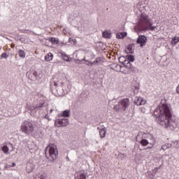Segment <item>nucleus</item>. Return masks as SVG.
I'll return each mask as SVG.
<instances>
[{"mask_svg":"<svg viewBox=\"0 0 179 179\" xmlns=\"http://www.w3.org/2000/svg\"><path fill=\"white\" fill-rule=\"evenodd\" d=\"M154 115L158 117L159 123L161 126L171 131L177 128L176 119L173 117L169 107L164 104L157 108L154 111Z\"/></svg>","mask_w":179,"mask_h":179,"instance_id":"1","label":"nucleus"},{"mask_svg":"<svg viewBox=\"0 0 179 179\" xmlns=\"http://www.w3.org/2000/svg\"><path fill=\"white\" fill-rule=\"evenodd\" d=\"M157 27H153V23L151 19L149 18V15L143 13L139 16L137 25L135 27V31L138 34H140L141 31H146L148 30L153 31Z\"/></svg>","mask_w":179,"mask_h":179,"instance_id":"2","label":"nucleus"},{"mask_svg":"<svg viewBox=\"0 0 179 179\" xmlns=\"http://www.w3.org/2000/svg\"><path fill=\"white\" fill-rule=\"evenodd\" d=\"M58 155L59 151L57 145L55 144H49L45 150L47 159H49V162H55L58 158Z\"/></svg>","mask_w":179,"mask_h":179,"instance_id":"3","label":"nucleus"},{"mask_svg":"<svg viewBox=\"0 0 179 179\" xmlns=\"http://www.w3.org/2000/svg\"><path fill=\"white\" fill-rule=\"evenodd\" d=\"M20 129L22 132L24 133L25 134L30 135L34 132V125L32 122L25 120L21 125Z\"/></svg>","mask_w":179,"mask_h":179,"instance_id":"4","label":"nucleus"},{"mask_svg":"<svg viewBox=\"0 0 179 179\" xmlns=\"http://www.w3.org/2000/svg\"><path fill=\"white\" fill-rule=\"evenodd\" d=\"M118 105H115L114 106V108L116 110H120V109H122L124 111H125L127 108L129 106V99L128 98L123 99L122 101L119 102Z\"/></svg>","mask_w":179,"mask_h":179,"instance_id":"5","label":"nucleus"},{"mask_svg":"<svg viewBox=\"0 0 179 179\" xmlns=\"http://www.w3.org/2000/svg\"><path fill=\"white\" fill-rule=\"evenodd\" d=\"M55 125L57 127H67L69 125V121L66 118L57 119L55 122Z\"/></svg>","mask_w":179,"mask_h":179,"instance_id":"6","label":"nucleus"},{"mask_svg":"<svg viewBox=\"0 0 179 179\" xmlns=\"http://www.w3.org/2000/svg\"><path fill=\"white\" fill-rule=\"evenodd\" d=\"M148 41L147 37L144 35H139L136 43L140 44L141 47H143L144 45H145L146 43Z\"/></svg>","mask_w":179,"mask_h":179,"instance_id":"7","label":"nucleus"},{"mask_svg":"<svg viewBox=\"0 0 179 179\" xmlns=\"http://www.w3.org/2000/svg\"><path fill=\"white\" fill-rule=\"evenodd\" d=\"M87 175L85 174L84 170L77 171L75 174V179H86Z\"/></svg>","mask_w":179,"mask_h":179,"instance_id":"8","label":"nucleus"},{"mask_svg":"<svg viewBox=\"0 0 179 179\" xmlns=\"http://www.w3.org/2000/svg\"><path fill=\"white\" fill-rule=\"evenodd\" d=\"M149 134H146L142 131H140L138 134V136H136V141L137 142H140L141 140H143L145 138H147L148 137H149Z\"/></svg>","mask_w":179,"mask_h":179,"instance_id":"9","label":"nucleus"},{"mask_svg":"<svg viewBox=\"0 0 179 179\" xmlns=\"http://www.w3.org/2000/svg\"><path fill=\"white\" fill-rule=\"evenodd\" d=\"M134 101L137 106L144 105L146 103V100L140 96H136Z\"/></svg>","mask_w":179,"mask_h":179,"instance_id":"10","label":"nucleus"},{"mask_svg":"<svg viewBox=\"0 0 179 179\" xmlns=\"http://www.w3.org/2000/svg\"><path fill=\"white\" fill-rule=\"evenodd\" d=\"M101 59L100 57H96V59L93 62H89L87 64L88 66H93L94 65H98L101 62Z\"/></svg>","mask_w":179,"mask_h":179,"instance_id":"11","label":"nucleus"},{"mask_svg":"<svg viewBox=\"0 0 179 179\" xmlns=\"http://www.w3.org/2000/svg\"><path fill=\"white\" fill-rule=\"evenodd\" d=\"M38 76V72L37 71H33L29 74V78L31 80H35L37 79Z\"/></svg>","mask_w":179,"mask_h":179,"instance_id":"12","label":"nucleus"},{"mask_svg":"<svg viewBox=\"0 0 179 179\" xmlns=\"http://www.w3.org/2000/svg\"><path fill=\"white\" fill-rule=\"evenodd\" d=\"M59 55H60V57H62V60H64V62H70V57L68 55H66L65 53H62V52H60Z\"/></svg>","mask_w":179,"mask_h":179,"instance_id":"13","label":"nucleus"},{"mask_svg":"<svg viewBox=\"0 0 179 179\" xmlns=\"http://www.w3.org/2000/svg\"><path fill=\"white\" fill-rule=\"evenodd\" d=\"M43 106V103H39V105H36V106H31V107H29L28 110L33 111V110H35L36 108H41Z\"/></svg>","mask_w":179,"mask_h":179,"instance_id":"14","label":"nucleus"},{"mask_svg":"<svg viewBox=\"0 0 179 179\" xmlns=\"http://www.w3.org/2000/svg\"><path fill=\"white\" fill-rule=\"evenodd\" d=\"M1 150L6 155H9V148L8 145H3V147H1Z\"/></svg>","mask_w":179,"mask_h":179,"instance_id":"15","label":"nucleus"},{"mask_svg":"<svg viewBox=\"0 0 179 179\" xmlns=\"http://www.w3.org/2000/svg\"><path fill=\"white\" fill-rule=\"evenodd\" d=\"M125 52L127 54H132L134 53V49H133V46L129 45L127 46Z\"/></svg>","mask_w":179,"mask_h":179,"instance_id":"16","label":"nucleus"},{"mask_svg":"<svg viewBox=\"0 0 179 179\" xmlns=\"http://www.w3.org/2000/svg\"><path fill=\"white\" fill-rule=\"evenodd\" d=\"M53 59V55L49 52L46 56H45V60L46 62H50Z\"/></svg>","mask_w":179,"mask_h":179,"instance_id":"17","label":"nucleus"},{"mask_svg":"<svg viewBox=\"0 0 179 179\" xmlns=\"http://www.w3.org/2000/svg\"><path fill=\"white\" fill-rule=\"evenodd\" d=\"M18 55H19V57L22 59H24L26 57V52L22 50H20L19 52H18Z\"/></svg>","mask_w":179,"mask_h":179,"instance_id":"18","label":"nucleus"},{"mask_svg":"<svg viewBox=\"0 0 179 179\" xmlns=\"http://www.w3.org/2000/svg\"><path fill=\"white\" fill-rule=\"evenodd\" d=\"M106 131L105 129H101L99 130V135H100V138H103L106 136Z\"/></svg>","mask_w":179,"mask_h":179,"instance_id":"19","label":"nucleus"},{"mask_svg":"<svg viewBox=\"0 0 179 179\" xmlns=\"http://www.w3.org/2000/svg\"><path fill=\"white\" fill-rule=\"evenodd\" d=\"M143 146H147L149 145V141H148L145 138L142 139L141 141H138Z\"/></svg>","mask_w":179,"mask_h":179,"instance_id":"20","label":"nucleus"},{"mask_svg":"<svg viewBox=\"0 0 179 179\" xmlns=\"http://www.w3.org/2000/svg\"><path fill=\"white\" fill-rule=\"evenodd\" d=\"M178 42H179V37L178 36H175V37L172 38V41H171L172 45H176Z\"/></svg>","mask_w":179,"mask_h":179,"instance_id":"21","label":"nucleus"},{"mask_svg":"<svg viewBox=\"0 0 179 179\" xmlns=\"http://www.w3.org/2000/svg\"><path fill=\"white\" fill-rule=\"evenodd\" d=\"M70 111L69 110H64L62 113V117H69Z\"/></svg>","mask_w":179,"mask_h":179,"instance_id":"22","label":"nucleus"},{"mask_svg":"<svg viewBox=\"0 0 179 179\" xmlns=\"http://www.w3.org/2000/svg\"><path fill=\"white\" fill-rule=\"evenodd\" d=\"M103 36L106 38H110V34L108 31H104L103 34H102Z\"/></svg>","mask_w":179,"mask_h":179,"instance_id":"23","label":"nucleus"},{"mask_svg":"<svg viewBox=\"0 0 179 179\" xmlns=\"http://www.w3.org/2000/svg\"><path fill=\"white\" fill-rule=\"evenodd\" d=\"M50 42L52 43H58L59 39L56 38H50Z\"/></svg>","mask_w":179,"mask_h":179,"instance_id":"24","label":"nucleus"},{"mask_svg":"<svg viewBox=\"0 0 179 179\" xmlns=\"http://www.w3.org/2000/svg\"><path fill=\"white\" fill-rule=\"evenodd\" d=\"M31 166V164H28L27 166V171L29 173L33 172L34 171V168H31L30 169H29V167Z\"/></svg>","mask_w":179,"mask_h":179,"instance_id":"25","label":"nucleus"},{"mask_svg":"<svg viewBox=\"0 0 179 179\" xmlns=\"http://www.w3.org/2000/svg\"><path fill=\"white\" fill-rule=\"evenodd\" d=\"M8 57V55L7 53L4 52L1 55V59H7Z\"/></svg>","mask_w":179,"mask_h":179,"instance_id":"26","label":"nucleus"},{"mask_svg":"<svg viewBox=\"0 0 179 179\" xmlns=\"http://www.w3.org/2000/svg\"><path fill=\"white\" fill-rule=\"evenodd\" d=\"M128 60L131 62H134L135 59L134 56H128Z\"/></svg>","mask_w":179,"mask_h":179,"instance_id":"27","label":"nucleus"},{"mask_svg":"<svg viewBox=\"0 0 179 179\" xmlns=\"http://www.w3.org/2000/svg\"><path fill=\"white\" fill-rule=\"evenodd\" d=\"M168 149V145H166V144H164V145H162L161 147V150L165 151Z\"/></svg>","mask_w":179,"mask_h":179,"instance_id":"28","label":"nucleus"},{"mask_svg":"<svg viewBox=\"0 0 179 179\" xmlns=\"http://www.w3.org/2000/svg\"><path fill=\"white\" fill-rule=\"evenodd\" d=\"M38 179H46L47 177L45 176V175H38Z\"/></svg>","mask_w":179,"mask_h":179,"instance_id":"29","label":"nucleus"},{"mask_svg":"<svg viewBox=\"0 0 179 179\" xmlns=\"http://www.w3.org/2000/svg\"><path fill=\"white\" fill-rule=\"evenodd\" d=\"M176 93L179 95V84H178V85L176 87Z\"/></svg>","mask_w":179,"mask_h":179,"instance_id":"30","label":"nucleus"},{"mask_svg":"<svg viewBox=\"0 0 179 179\" xmlns=\"http://www.w3.org/2000/svg\"><path fill=\"white\" fill-rule=\"evenodd\" d=\"M141 113H145L146 112V109L145 108H141Z\"/></svg>","mask_w":179,"mask_h":179,"instance_id":"31","label":"nucleus"},{"mask_svg":"<svg viewBox=\"0 0 179 179\" xmlns=\"http://www.w3.org/2000/svg\"><path fill=\"white\" fill-rule=\"evenodd\" d=\"M53 87H55V89H57V87H58V84H57V83H55Z\"/></svg>","mask_w":179,"mask_h":179,"instance_id":"32","label":"nucleus"},{"mask_svg":"<svg viewBox=\"0 0 179 179\" xmlns=\"http://www.w3.org/2000/svg\"><path fill=\"white\" fill-rule=\"evenodd\" d=\"M154 145H152V147H148L147 149L152 148Z\"/></svg>","mask_w":179,"mask_h":179,"instance_id":"33","label":"nucleus"},{"mask_svg":"<svg viewBox=\"0 0 179 179\" xmlns=\"http://www.w3.org/2000/svg\"><path fill=\"white\" fill-rule=\"evenodd\" d=\"M52 111H53V110H52V109H51V110H50V113H52Z\"/></svg>","mask_w":179,"mask_h":179,"instance_id":"34","label":"nucleus"},{"mask_svg":"<svg viewBox=\"0 0 179 179\" xmlns=\"http://www.w3.org/2000/svg\"><path fill=\"white\" fill-rule=\"evenodd\" d=\"M15 166V163H13V166Z\"/></svg>","mask_w":179,"mask_h":179,"instance_id":"35","label":"nucleus"},{"mask_svg":"<svg viewBox=\"0 0 179 179\" xmlns=\"http://www.w3.org/2000/svg\"><path fill=\"white\" fill-rule=\"evenodd\" d=\"M10 145H11L12 147H13V144H10Z\"/></svg>","mask_w":179,"mask_h":179,"instance_id":"36","label":"nucleus"},{"mask_svg":"<svg viewBox=\"0 0 179 179\" xmlns=\"http://www.w3.org/2000/svg\"><path fill=\"white\" fill-rule=\"evenodd\" d=\"M1 50V47H0V50Z\"/></svg>","mask_w":179,"mask_h":179,"instance_id":"37","label":"nucleus"},{"mask_svg":"<svg viewBox=\"0 0 179 179\" xmlns=\"http://www.w3.org/2000/svg\"><path fill=\"white\" fill-rule=\"evenodd\" d=\"M121 179H127V178H121Z\"/></svg>","mask_w":179,"mask_h":179,"instance_id":"38","label":"nucleus"}]
</instances>
